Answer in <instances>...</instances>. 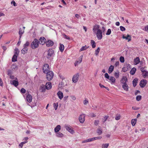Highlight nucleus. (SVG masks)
<instances>
[{
  "instance_id": "nucleus-19",
  "label": "nucleus",
  "mask_w": 148,
  "mask_h": 148,
  "mask_svg": "<svg viewBox=\"0 0 148 148\" xmlns=\"http://www.w3.org/2000/svg\"><path fill=\"white\" fill-rule=\"evenodd\" d=\"M127 78L126 77L123 76V77L121 80V82L122 84L126 83L127 81Z\"/></svg>"
},
{
  "instance_id": "nucleus-60",
  "label": "nucleus",
  "mask_w": 148,
  "mask_h": 148,
  "mask_svg": "<svg viewBox=\"0 0 148 148\" xmlns=\"http://www.w3.org/2000/svg\"><path fill=\"white\" fill-rule=\"evenodd\" d=\"M88 103V101L86 100H85L84 101V105H86Z\"/></svg>"
},
{
  "instance_id": "nucleus-29",
  "label": "nucleus",
  "mask_w": 148,
  "mask_h": 148,
  "mask_svg": "<svg viewBox=\"0 0 148 148\" xmlns=\"http://www.w3.org/2000/svg\"><path fill=\"white\" fill-rule=\"evenodd\" d=\"M18 56V55H16V54H14L12 57V61L14 62H16L17 61V59Z\"/></svg>"
},
{
  "instance_id": "nucleus-54",
  "label": "nucleus",
  "mask_w": 148,
  "mask_h": 148,
  "mask_svg": "<svg viewBox=\"0 0 148 148\" xmlns=\"http://www.w3.org/2000/svg\"><path fill=\"white\" fill-rule=\"evenodd\" d=\"M11 4H13L14 6H16L17 5L16 3H15V1H11Z\"/></svg>"
},
{
  "instance_id": "nucleus-15",
  "label": "nucleus",
  "mask_w": 148,
  "mask_h": 148,
  "mask_svg": "<svg viewBox=\"0 0 148 148\" xmlns=\"http://www.w3.org/2000/svg\"><path fill=\"white\" fill-rule=\"evenodd\" d=\"M122 85V87L124 90L128 91V88L129 87L128 86L127 84L126 83L123 84Z\"/></svg>"
},
{
  "instance_id": "nucleus-13",
  "label": "nucleus",
  "mask_w": 148,
  "mask_h": 148,
  "mask_svg": "<svg viewBox=\"0 0 148 148\" xmlns=\"http://www.w3.org/2000/svg\"><path fill=\"white\" fill-rule=\"evenodd\" d=\"M26 99L28 102L30 103L32 101V97L30 95L28 94L27 96Z\"/></svg>"
},
{
  "instance_id": "nucleus-47",
  "label": "nucleus",
  "mask_w": 148,
  "mask_h": 148,
  "mask_svg": "<svg viewBox=\"0 0 148 148\" xmlns=\"http://www.w3.org/2000/svg\"><path fill=\"white\" fill-rule=\"evenodd\" d=\"M111 32V30L109 29L108 30L107 32L106 33V35H109L110 34Z\"/></svg>"
},
{
  "instance_id": "nucleus-27",
  "label": "nucleus",
  "mask_w": 148,
  "mask_h": 148,
  "mask_svg": "<svg viewBox=\"0 0 148 148\" xmlns=\"http://www.w3.org/2000/svg\"><path fill=\"white\" fill-rule=\"evenodd\" d=\"M138 81V79L135 78L133 81V85L134 87H135L137 85Z\"/></svg>"
},
{
  "instance_id": "nucleus-5",
  "label": "nucleus",
  "mask_w": 148,
  "mask_h": 148,
  "mask_svg": "<svg viewBox=\"0 0 148 148\" xmlns=\"http://www.w3.org/2000/svg\"><path fill=\"white\" fill-rule=\"evenodd\" d=\"M47 54L46 56L47 58H49L54 53V51L52 49H49L47 51Z\"/></svg>"
},
{
  "instance_id": "nucleus-2",
  "label": "nucleus",
  "mask_w": 148,
  "mask_h": 148,
  "mask_svg": "<svg viewBox=\"0 0 148 148\" xmlns=\"http://www.w3.org/2000/svg\"><path fill=\"white\" fill-rule=\"evenodd\" d=\"M47 74L46 78L48 81H50L52 79L54 76V73L53 71H49L46 73Z\"/></svg>"
},
{
  "instance_id": "nucleus-52",
  "label": "nucleus",
  "mask_w": 148,
  "mask_h": 148,
  "mask_svg": "<svg viewBox=\"0 0 148 148\" xmlns=\"http://www.w3.org/2000/svg\"><path fill=\"white\" fill-rule=\"evenodd\" d=\"M105 77L108 79H109L110 78L109 76L108 75V74L107 73H106L105 74Z\"/></svg>"
},
{
  "instance_id": "nucleus-58",
  "label": "nucleus",
  "mask_w": 148,
  "mask_h": 148,
  "mask_svg": "<svg viewBox=\"0 0 148 148\" xmlns=\"http://www.w3.org/2000/svg\"><path fill=\"white\" fill-rule=\"evenodd\" d=\"M120 115H119L118 116H116L115 117V119L116 120H118L120 119Z\"/></svg>"
},
{
  "instance_id": "nucleus-8",
  "label": "nucleus",
  "mask_w": 148,
  "mask_h": 148,
  "mask_svg": "<svg viewBox=\"0 0 148 148\" xmlns=\"http://www.w3.org/2000/svg\"><path fill=\"white\" fill-rule=\"evenodd\" d=\"M79 73H77V74L75 75L72 78V81L74 83L76 82L78 79L79 77Z\"/></svg>"
},
{
  "instance_id": "nucleus-63",
  "label": "nucleus",
  "mask_w": 148,
  "mask_h": 148,
  "mask_svg": "<svg viewBox=\"0 0 148 148\" xmlns=\"http://www.w3.org/2000/svg\"><path fill=\"white\" fill-rule=\"evenodd\" d=\"M145 31H148V25L146 26L145 28Z\"/></svg>"
},
{
  "instance_id": "nucleus-64",
  "label": "nucleus",
  "mask_w": 148,
  "mask_h": 148,
  "mask_svg": "<svg viewBox=\"0 0 148 148\" xmlns=\"http://www.w3.org/2000/svg\"><path fill=\"white\" fill-rule=\"evenodd\" d=\"M71 99L73 100H75L76 99V97L75 96H72L71 97Z\"/></svg>"
},
{
  "instance_id": "nucleus-22",
  "label": "nucleus",
  "mask_w": 148,
  "mask_h": 148,
  "mask_svg": "<svg viewBox=\"0 0 148 148\" xmlns=\"http://www.w3.org/2000/svg\"><path fill=\"white\" fill-rule=\"evenodd\" d=\"M24 32V30H22L21 28L19 29L18 34L19 35L20 39L21 38Z\"/></svg>"
},
{
  "instance_id": "nucleus-16",
  "label": "nucleus",
  "mask_w": 148,
  "mask_h": 148,
  "mask_svg": "<svg viewBox=\"0 0 148 148\" xmlns=\"http://www.w3.org/2000/svg\"><path fill=\"white\" fill-rule=\"evenodd\" d=\"M109 79L112 84H114L116 81V79L114 77L111 76Z\"/></svg>"
},
{
  "instance_id": "nucleus-10",
  "label": "nucleus",
  "mask_w": 148,
  "mask_h": 148,
  "mask_svg": "<svg viewBox=\"0 0 148 148\" xmlns=\"http://www.w3.org/2000/svg\"><path fill=\"white\" fill-rule=\"evenodd\" d=\"M39 42L40 44L43 45L46 43V40L44 37H41L39 39Z\"/></svg>"
},
{
  "instance_id": "nucleus-43",
  "label": "nucleus",
  "mask_w": 148,
  "mask_h": 148,
  "mask_svg": "<svg viewBox=\"0 0 148 148\" xmlns=\"http://www.w3.org/2000/svg\"><path fill=\"white\" fill-rule=\"evenodd\" d=\"M62 36H64V38H65V39L68 40H70V38L69 37L67 36V35H66L65 34H62Z\"/></svg>"
},
{
  "instance_id": "nucleus-38",
  "label": "nucleus",
  "mask_w": 148,
  "mask_h": 148,
  "mask_svg": "<svg viewBox=\"0 0 148 148\" xmlns=\"http://www.w3.org/2000/svg\"><path fill=\"white\" fill-rule=\"evenodd\" d=\"M14 51L15 52L14 53V54H16V55H18L19 54V51L18 49L17 48H15L14 49Z\"/></svg>"
},
{
  "instance_id": "nucleus-31",
  "label": "nucleus",
  "mask_w": 148,
  "mask_h": 148,
  "mask_svg": "<svg viewBox=\"0 0 148 148\" xmlns=\"http://www.w3.org/2000/svg\"><path fill=\"white\" fill-rule=\"evenodd\" d=\"M136 119H133L131 120V123L132 126H134L136 123Z\"/></svg>"
},
{
  "instance_id": "nucleus-39",
  "label": "nucleus",
  "mask_w": 148,
  "mask_h": 148,
  "mask_svg": "<svg viewBox=\"0 0 148 148\" xmlns=\"http://www.w3.org/2000/svg\"><path fill=\"white\" fill-rule=\"evenodd\" d=\"M100 49L99 47H98L97 49L95 51V54L96 56H98L99 52Z\"/></svg>"
},
{
  "instance_id": "nucleus-25",
  "label": "nucleus",
  "mask_w": 148,
  "mask_h": 148,
  "mask_svg": "<svg viewBox=\"0 0 148 148\" xmlns=\"http://www.w3.org/2000/svg\"><path fill=\"white\" fill-rule=\"evenodd\" d=\"M136 71V69L135 68H132L130 71V74L132 75H134Z\"/></svg>"
},
{
  "instance_id": "nucleus-28",
  "label": "nucleus",
  "mask_w": 148,
  "mask_h": 148,
  "mask_svg": "<svg viewBox=\"0 0 148 148\" xmlns=\"http://www.w3.org/2000/svg\"><path fill=\"white\" fill-rule=\"evenodd\" d=\"M114 69V66L111 65L110 66L108 69V73H111L112 72Z\"/></svg>"
},
{
  "instance_id": "nucleus-26",
  "label": "nucleus",
  "mask_w": 148,
  "mask_h": 148,
  "mask_svg": "<svg viewBox=\"0 0 148 148\" xmlns=\"http://www.w3.org/2000/svg\"><path fill=\"white\" fill-rule=\"evenodd\" d=\"M61 126L60 125H58L54 129L55 132L56 133L58 132L60 130Z\"/></svg>"
},
{
  "instance_id": "nucleus-12",
  "label": "nucleus",
  "mask_w": 148,
  "mask_h": 148,
  "mask_svg": "<svg viewBox=\"0 0 148 148\" xmlns=\"http://www.w3.org/2000/svg\"><path fill=\"white\" fill-rule=\"evenodd\" d=\"M46 46L48 47L52 46L53 45V42L51 40H48L46 42Z\"/></svg>"
},
{
  "instance_id": "nucleus-17",
  "label": "nucleus",
  "mask_w": 148,
  "mask_h": 148,
  "mask_svg": "<svg viewBox=\"0 0 148 148\" xmlns=\"http://www.w3.org/2000/svg\"><path fill=\"white\" fill-rule=\"evenodd\" d=\"M57 95L60 99H62L63 97V93L61 91H58L57 93Z\"/></svg>"
},
{
  "instance_id": "nucleus-11",
  "label": "nucleus",
  "mask_w": 148,
  "mask_h": 148,
  "mask_svg": "<svg viewBox=\"0 0 148 148\" xmlns=\"http://www.w3.org/2000/svg\"><path fill=\"white\" fill-rule=\"evenodd\" d=\"M122 38L128 40V42H129L131 40V37L130 35L129 34H127L126 36H125L124 35H123Z\"/></svg>"
},
{
  "instance_id": "nucleus-18",
  "label": "nucleus",
  "mask_w": 148,
  "mask_h": 148,
  "mask_svg": "<svg viewBox=\"0 0 148 148\" xmlns=\"http://www.w3.org/2000/svg\"><path fill=\"white\" fill-rule=\"evenodd\" d=\"M46 87V89L49 90L52 87L51 83L50 82L47 83L45 85Z\"/></svg>"
},
{
  "instance_id": "nucleus-7",
  "label": "nucleus",
  "mask_w": 148,
  "mask_h": 148,
  "mask_svg": "<svg viewBox=\"0 0 148 148\" xmlns=\"http://www.w3.org/2000/svg\"><path fill=\"white\" fill-rule=\"evenodd\" d=\"M85 116L84 114L80 115L79 118V122L81 123H83L85 121Z\"/></svg>"
},
{
  "instance_id": "nucleus-4",
  "label": "nucleus",
  "mask_w": 148,
  "mask_h": 148,
  "mask_svg": "<svg viewBox=\"0 0 148 148\" xmlns=\"http://www.w3.org/2000/svg\"><path fill=\"white\" fill-rule=\"evenodd\" d=\"M97 36L98 40L101 39L103 37L102 31L101 29L98 30L97 32Z\"/></svg>"
},
{
  "instance_id": "nucleus-14",
  "label": "nucleus",
  "mask_w": 148,
  "mask_h": 148,
  "mask_svg": "<svg viewBox=\"0 0 148 148\" xmlns=\"http://www.w3.org/2000/svg\"><path fill=\"white\" fill-rule=\"evenodd\" d=\"M82 56H81L79 58V61H76L75 63V66H76L78 64H80L82 62Z\"/></svg>"
},
{
  "instance_id": "nucleus-44",
  "label": "nucleus",
  "mask_w": 148,
  "mask_h": 148,
  "mask_svg": "<svg viewBox=\"0 0 148 148\" xmlns=\"http://www.w3.org/2000/svg\"><path fill=\"white\" fill-rule=\"evenodd\" d=\"M142 97L140 95L137 96L136 97V100L139 101H140Z\"/></svg>"
},
{
  "instance_id": "nucleus-62",
  "label": "nucleus",
  "mask_w": 148,
  "mask_h": 148,
  "mask_svg": "<svg viewBox=\"0 0 148 148\" xmlns=\"http://www.w3.org/2000/svg\"><path fill=\"white\" fill-rule=\"evenodd\" d=\"M3 85V82L1 79L0 78V86H2Z\"/></svg>"
},
{
  "instance_id": "nucleus-35",
  "label": "nucleus",
  "mask_w": 148,
  "mask_h": 148,
  "mask_svg": "<svg viewBox=\"0 0 148 148\" xmlns=\"http://www.w3.org/2000/svg\"><path fill=\"white\" fill-rule=\"evenodd\" d=\"M91 44L92 48H95L96 47V43L95 41L93 40H91Z\"/></svg>"
},
{
  "instance_id": "nucleus-32",
  "label": "nucleus",
  "mask_w": 148,
  "mask_h": 148,
  "mask_svg": "<svg viewBox=\"0 0 148 148\" xmlns=\"http://www.w3.org/2000/svg\"><path fill=\"white\" fill-rule=\"evenodd\" d=\"M56 136L58 137H62L63 136V134L60 132H58L56 134Z\"/></svg>"
},
{
  "instance_id": "nucleus-3",
  "label": "nucleus",
  "mask_w": 148,
  "mask_h": 148,
  "mask_svg": "<svg viewBox=\"0 0 148 148\" xmlns=\"http://www.w3.org/2000/svg\"><path fill=\"white\" fill-rule=\"evenodd\" d=\"M43 72L45 73L50 71V68L49 65L47 64H45L43 66Z\"/></svg>"
},
{
  "instance_id": "nucleus-20",
  "label": "nucleus",
  "mask_w": 148,
  "mask_h": 148,
  "mask_svg": "<svg viewBox=\"0 0 148 148\" xmlns=\"http://www.w3.org/2000/svg\"><path fill=\"white\" fill-rule=\"evenodd\" d=\"M99 25H95L93 26L92 30L94 32H95L96 31H98L99 29Z\"/></svg>"
},
{
  "instance_id": "nucleus-57",
  "label": "nucleus",
  "mask_w": 148,
  "mask_h": 148,
  "mask_svg": "<svg viewBox=\"0 0 148 148\" xmlns=\"http://www.w3.org/2000/svg\"><path fill=\"white\" fill-rule=\"evenodd\" d=\"M90 115L92 117H95L96 116V115L93 113H91Z\"/></svg>"
},
{
  "instance_id": "nucleus-9",
  "label": "nucleus",
  "mask_w": 148,
  "mask_h": 148,
  "mask_svg": "<svg viewBox=\"0 0 148 148\" xmlns=\"http://www.w3.org/2000/svg\"><path fill=\"white\" fill-rule=\"evenodd\" d=\"M147 83V81L145 79H143L140 81V86L142 88L145 87Z\"/></svg>"
},
{
  "instance_id": "nucleus-23",
  "label": "nucleus",
  "mask_w": 148,
  "mask_h": 148,
  "mask_svg": "<svg viewBox=\"0 0 148 148\" xmlns=\"http://www.w3.org/2000/svg\"><path fill=\"white\" fill-rule=\"evenodd\" d=\"M16 80H14L12 81V84L15 87L18 86V82L17 78H16Z\"/></svg>"
},
{
  "instance_id": "nucleus-34",
  "label": "nucleus",
  "mask_w": 148,
  "mask_h": 148,
  "mask_svg": "<svg viewBox=\"0 0 148 148\" xmlns=\"http://www.w3.org/2000/svg\"><path fill=\"white\" fill-rule=\"evenodd\" d=\"M64 46L63 44H60L59 49L61 52H62L64 50Z\"/></svg>"
},
{
  "instance_id": "nucleus-59",
  "label": "nucleus",
  "mask_w": 148,
  "mask_h": 148,
  "mask_svg": "<svg viewBox=\"0 0 148 148\" xmlns=\"http://www.w3.org/2000/svg\"><path fill=\"white\" fill-rule=\"evenodd\" d=\"M119 61H117L116 62L114 65L115 66H119Z\"/></svg>"
},
{
  "instance_id": "nucleus-46",
  "label": "nucleus",
  "mask_w": 148,
  "mask_h": 148,
  "mask_svg": "<svg viewBox=\"0 0 148 148\" xmlns=\"http://www.w3.org/2000/svg\"><path fill=\"white\" fill-rule=\"evenodd\" d=\"M29 45V42L27 41L26 43L24 45L23 47H27Z\"/></svg>"
},
{
  "instance_id": "nucleus-42",
  "label": "nucleus",
  "mask_w": 148,
  "mask_h": 148,
  "mask_svg": "<svg viewBox=\"0 0 148 148\" xmlns=\"http://www.w3.org/2000/svg\"><path fill=\"white\" fill-rule=\"evenodd\" d=\"M120 61L121 63H123L125 61L124 58L123 57L121 56L119 58Z\"/></svg>"
},
{
  "instance_id": "nucleus-33",
  "label": "nucleus",
  "mask_w": 148,
  "mask_h": 148,
  "mask_svg": "<svg viewBox=\"0 0 148 148\" xmlns=\"http://www.w3.org/2000/svg\"><path fill=\"white\" fill-rule=\"evenodd\" d=\"M88 48V47H87L86 45H85L84 46H83L82 47V48L80 49L79 50V51H83L87 49Z\"/></svg>"
},
{
  "instance_id": "nucleus-40",
  "label": "nucleus",
  "mask_w": 148,
  "mask_h": 148,
  "mask_svg": "<svg viewBox=\"0 0 148 148\" xmlns=\"http://www.w3.org/2000/svg\"><path fill=\"white\" fill-rule=\"evenodd\" d=\"M97 132L98 134V135H100L102 133V130L101 129H98L97 130Z\"/></svg>"
},
{
  "instance_id": "nucleus-53",
  "label": "nucleus",
  "mask_w": 148,
  "mask_h": 148,
  "mask_svg": "<svg viewBox=\"0 0 148 148\" xmlns=\"http://www.w3.org/2000/svg\"><path fill=\"white\" fill-rule=\"evenodd\" d=\"M141 72L143 73L146 71L145 67H141L140 69Z\"/></svg>"
},
{
  "instance_id": "nucleus-41",
  "label": "nucleus",
  "mask_w": 148,
  "mask_h": 148,
  "mask_svg": "<svg viewBox=\"0 0 148 148\" xmlns=\"http://www.w3.org/2000/svg\"><path fill=\"white\" fill-rule=\"evenodd\" d=\"M11 68L15 70H17L18 69V66L16 64H13L12 65Z\"/></svg>"
},
{
  "instance_id": "nucleus-1",
  "label": "nucleus",
  "mask_w": 148,
  "mask_h": 148,
  "mask_svg": "<svg viewBox=\"0 0 148 148\" xmlns=\"http://www.w3.org/2000/svg\"><path fill=\"white\" fill-rule=\"evenodd\" d=\"M39 41L38 39L35 38L31 43V47L32 49H34L38 48L39 46Z\"/></svg>"
},
{
  "instance_id": "nucleus-30",
  "label": "nucleus",
  "mask_w": 148,
  "mask_h": 148,
  "mask_svg": "<svg viewBox=\"0 0 148 148\" xmlns=\"http://www.w3.org/2000/svg\"><path fill=\"white\" fill-rule=\"evenodd\" d=\"M46 86H45L44 85H42L41 86L40 89L42 92H45L46 90Z\"/></svg>"
},
{
  "instance_id": "nucleus-49",
  "label": "nucleus",
  "mask_w": 148,
  "mask_h": 148,
  "mask_svg": "<svg viewBox=\"0 0 148 148\" xmlns=\"http://www.w3.org/2000/svg\"><path fill=\"white\" fill-rule=\"evenodd\" d=\"M21 92L22 93H25L26 92V90L24 88H22L21 90Z\"/></svg>"
},
{
  "instance_id": "nucleus-61",
  "label": "nucleus",
  "mask_w": 148,
  "mask_h": 148,
  "mask_svg": "<svg viewBox=\"0 0 148 148\" xmlns=\"http://www.w3.org/2000/svg\"><path fill=\"white\" fill-rule=\"evenodd\" d=\"M99 85L100 87L101 88H105V86H104L102 85L101 84L99 83Z\"/></svg>"
},
{
  "instance_id": "nucleus-51",
  "label": "nucleus",
  "mask_w": 148,
  "mask_h": 148,
  "mask_svg": "<svg viewBox=\"0 0 148 148\" xmlns=\"http://www.w3.org/2000/svg\"><path fill=\"white\" fill-rule=\"evenodd\" d=\"M99 120H95L94 122V124L95 125L97 126V125L99 123Z\"/></svg>"
},
{
  "instance_id": "nucleus-55",
  "label": "nucleus",
  "mask_w": 148,
  "mask_h": 148,
  "mask_svg": "<svg viewBox=\"0 0 148 148\" xmlns=\"http://www.w3.org/2000/svg\"><path fill=\"white\" fill-rule=\"evenodd\" d=\"M94 138H95V139H94V140H96V139H100L102 138V137L101 136H98V137H94Z\"/></svg>"
},
{
  "instance_id": "nucleus-21",
  "label": "nucleus",
  "mask_w": 148,
  "mask_h": 148,
  "mask_svg": "<svg viewBox=\"0 0 148 148\" xmlns=\"http://www.w3.org/2000/svg\"><path fill=\"white\" fill-rule=\"evenodd\" d=\"M28 48L27 47H24L21 51L22 53L24 54L26 53L28 51Z\"/></svg>"
},
{
  "instance_id": "nucleus-37",
  "label": "nucleus",
  "mask_w": 148,
  "mask_h": 148,
  "mask_svg": "<svg viewBox=\"0 0 148 148\" xmlns=\"http://www.w3.org/2000/svg\"><path fill=\"white\" fill-rule=\"evenodd\" d=\"M109 145V143L103 144L102 145V148H108Z\"/></svg>"
},
{
  "instance_id": "nucleus-24",
  "label": "nucleus",
  "mask_w": 148,
  "mask_h": 148,
  "mask_svg": "<svg viewBox=\"0 0 148 148\" xmlns=\"http://www.w3.org/2000/svg\"><path fill=\"white\" fill-rule=\"evenodd\" d=\"M135 64L136 65L138 64L140 62V60L138 57L135 58L134 60Z\"/></svg>"
},
{
  "instance_id": "nucleus-6",
  "label": "nucleus",
  "mask_w": 148,
  "mask_h": 148,
  "mask_svg": "<svg viewBox=\"0 0 148 148\" xmlns=\"http://www.w3.org/2000/svg\"><path fill=\"white\" fill-rule=\"evenodd\" d=\"M65 128L71 134H73L74 130L71 129V127L69 125H64Z\"/></svg>"
},
{
  "instance_id": "nucleus-45",
  "label": "nucleus",
  "mask_w": 148,
  "mask_h": 148,
  "mask_svg": "<svg viewBox=\"0 0 148 148\" xmlns=\"http://www.w3.org/2000/svg\"><path fill=\"white\" fill-rule=\"evenodd\" d=\"M114 75L116 78H118L119 77V72L115 73Z\"/></svg>"
},
{
  "instance_id": "nucleus-56",
  "label": "nucleus",
  "mask_w": 148,
  "mask_h": 148,
  "mask_svg": "<svg viewBox=\"0 0 148 148\" xmlns=\"http://www.w3.org/2000/svg\"><path fill=\"white\" fill-rule=\"evenodd\" d=\"M94 139H95V138H92L88 139H87V140H88V142H91L93 140H94Z\"/></svg>"
},
{
  "instance_id": "nucleus-36",
  "label": "nucleus",
  "mask_w": 148,
  "mask_h": 148,
  "mask_svg": "<svg viewBox=\"0 0 148 148\" xmlns=\"http://www.w3.org/2000/svg\"><path fill=\"white\" fill-rule=\"evenodd\" d=\"M143 76L144 78H145L148 75V73L146 71L143 72Z\"/></svg>"
},
{
  "instance_id": "nucleus-50",
  "label": "nucleus",
  "mask_w": 148,
  "mask_h": 148,
  "mask_svg": "<svg viewBox=\"0 0 148 148\" xmlns=\"http://www.w3.org/2000/svg\"><path fill=\"white\" fill-rule=\"evenodd\" d=\"M58 103H54L53 104V106L54 108H55V110H56L58 107Z\"/></svg>"
},
{
  "instance_id": "nucleus-48",
  "label": "nucleus",
  "mask_w": 148,
  "mask_h": 148,
  "mask_svg": "<svg viewBox=\"0 0 148 148\" xmlns=\"http://www.w3.org/2000/svg\"><path fill=\"white\" fill-rule=\"evenodd\" d=\"M120 30L121 31H124L125 30V28L124 27L120 26Z\"/></svg>"
}]
</instances>
